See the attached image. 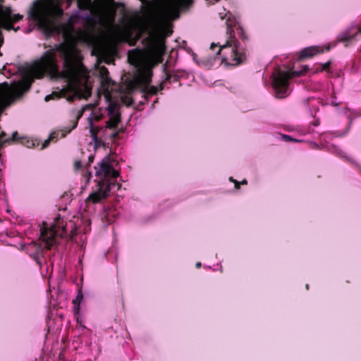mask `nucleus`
Listing matches in <instances>:
<instances>
[{
  "instance_id": "f257e3e1",
  "label": "nucleus",
  "mask_w": 361,
  "mask_h": 361,
  "mask_svg": "<svg viewBox=\"0 0 361 361\" xmlns=\"http://www.w3.org/2000/svg\"><path fill=\"white\" fill-rule=\"evenodd\" d=\"M83 57L75 44L65 41L49 49L35 61L23 75L22 79L13 85V92L20 97L30 90L35 78L45 74L51 78L66 80L68 87L78 89L86 85L89 71L82 62Z\"/></svg>"
},
{
  "instance_id": "f03ea898",
  "label": "nucleus",
  "mask_w": 361,
  "mask_h": 361,
  "mask_svg": "<svg viewBox=\"0 0 361 361\" xmlns=\"http://www.w3.org/2000/svg\"><path fill=\"white\" fill-rule=\"evenodd\" d=\"M78 8L80 11H90L91 15L86 17V21L93 25H99L109 28L108 37L114 44L122 42L128 43L130 46L135 45L141 37V33L134 35L135 24L131 23L121 27L115 24L116 8L124 7L123 3L115 2L114 0H77Z\"/></svg>"
},
{
  "instance_id": "7ed1b4c3",
  "label": "nucleus",
  "mask_w": 361,
  "mask_h": 361,
  "mask_svg": "<svg viewBox=\"0 0 361 361\" xmlns=\"http://www.w3.org/2000/svg\"><path fill=\"white\" fill-rule=\"evenodd\" d=\"M46 225L44 223V226L40 229V238L42 245L34 244L35 252L30 254L32 258L40 268L42 267V259L44 258L42 246L46 250H51L52 246L56 245L58 237L69 238L72 240L77 233L75 224L72 221L65 222L59 215L55 219L54 223L50 228L47 227Z\"/></svg>"
},
{
  "instance_id": "20e7f679",
  "label": "nucleus",
  "mask_w": 361,
  "mask_h": 361,
  "mask_svg": "<svg viewBox=\"0 0 361 361\" xmlns=\"http://www.w3.org/2000/svg\"><path fill=\"white\" fill-rule=\"evenodd\" d=\"M63 14L60 5V0H35L32 2L28 11L30 20L47 35L53 34L56 30V22Z\"/></svg>"
},
{
  "instance_id": "39448f33",
  "label": "nucleus",
  "mask_w": 361,
  "mask_h": 361,
  "mask_svg": "<svg viewBox=\"0 0 361 361\" xmlns=\"http://www.w3.org/2000/svg\"><path fill=\"white\" fill-rule=\"evenodd\" d=\"M110 161V155H106L97 166H94L96 176H103L106 178H111V180L100 181L98 183L97 191L90 194L87 199V201L94 204L98 203L102 200L106 198L111 190L115 189L118 190L121 188V184L114 180L119 176V173L113 168Z\"/></svg>"
},
{
  "instance_id": "423d86ee",
  "label": "nucleus",
  "mask_w": 361,
  "mask_h": 361,
  "mask_svg": "<svg viewBox=\"0 0 361 361\" xmlns=\"http://www.w3.org/2000/svg\"><path fill=\"white\" fill-rule=\"evenodd\" d=\"M233 30L230 25H227L226 33L229 35L226 43L224 45L212 43L211 49L219 47L217 55L221 56V63L225 66H238L247 61L246 47L233 35Z\"/></svg>"
},
{
  "instance_id": "0eeeda50",
  "label": "nucleus",
  "mask_w": 361,
  "mask_h": 361,
  "mask_svg": "<svg viewBox=\"0 0 361 361\" xmlns=\"http://www.w3.org/2000/svg\"><path fill=\"white\" fill-rule=\"evenodd\" d=\"M153 71L152 67L147 64L140 66L131 80L126 82V90L128 94H132L136 90H140L144 94L143 97L148 99V96L156 95L159 92L157 86L152 85Z\"/></svg>"
},
{
  "instance_id": "6e6552de",
  "label": "nucleus",
  "mask_w": 361,
  "mask_h": 361,
  "mask_svg": "<svg viewBox=\"0 0 361 361\" xmlns=\"http://www.w3.org/2000/svg\"><path fill=\"white\" fill-rule=\"evenodd\" d=\"M308 71L307 66H303L300 71L279 70L273 79V87L277 98L283 99L287 96L289 80L294 77L305 75Z\"/></svg>"
},
{
  "instance_id": "1a4fd4ad",
  "label": "nucleus",
  "mask_w": 361,
  "mask_h": 361,
  "mask_svg": "<svg viewBox=\"0 0 361 361\" xmlns=\"http://www.w3.org/2000/svg\"><path fill=\"white\" fill-rule=\"evenodd\" d=\"M331 48L330 44L326 45L323 48L317 46H312L302 49L299 54L298 60L302 61L306 59L312 58L324 51H329Z\"/></svg>"
},
{
  "instance_id": "9d476101",
  "label": "nucleus",
  "mask_w": 361,
  "mask_h": 361,
  "mask_svg": "<svg viewBox=\"0 0 361 361\" xmlns=\"http://www.w3.org/2000/svg\"><path fill=\"white\" fill-rule=\"evenodd\" d=\"M165 36H162L160 35H156L153 37L150 38V40L152 42L154 45L160 51H164L165 46V37L170 36L173 30L170 27H165ZM146 39H149V38H147Z\"/></svg>"
},
{
  "instance_id": "9b49d317",
  "label": "nucleus",
  "mask_w": 361,
  "mask_h": 361,
  "mask_svg": "<svg viewBox=\"0 0 361 361\" xmlns=\"http://www.w3.org/2000/svg\"><path fill=\"white\" fill-rule=\"evenodd\" d=\"M12 10L10 7L4 8L0 5V26L4 29V23L8 22L12 17Z\"/></svg>"
},
{
  "instance_id": "f8f14e48",
  "label": "nucleus",
  "mask_w": 361,
  "mask_h": 361,
  "mask_svg": "<svg viewBox=\"0 0 361 361\" xmlns=\"http://www.w3.org/2000/svg\"><path fill=\"white\" fill-rule=\"evenodd\" d=\"M6 137V134L5 133L2 132L0 134V140H1L2 142H4L5 144L6 143L11 144L13 142H18L20 140H21L20 142L23 143V140L25 139L24 137H20L17 131L13 132L11 137Z\"/></svg>"
},
{
  "instance_id": "ddd939ff",
  "label": "nucleus",
  "mask_w": 361,
  "mask_h": 361,
  "mask_svg": "<svg viewBox=\"0 0 361 361\" xmlns=\"http://www.w3.org/2000/svg\"><path fill=\"white\" fill-rule=\"evenodd\" d=\"M121 122V114L117 112L114 116H110V118L106 123V127L110 129L116 128Z\"/></svg>"
},
{
  "instance_id": "4468645a",
  "label": "nucleus",
  "mask_w": 361,
  "mask_h": 361,
  "mask_svg": "<svg viewBox=\"0 0 361 361\" xmlns=\"http://www.w3.org/2000/svg\"><path fill=\"white\" fill-rule=\"evenodd\" d=\"M23 18V16L20 14H15L12 15V17L9 20L8 22H6L4 23V29L7 30H11V29H14L13 24L16 22L21 20Z\"/></svg>"
},
{
  "instance_id": "2eb2a0df",
  "label": "nucleus",
  "mask_w": 361,
  "mask_h": 361,
  "mask_svg": "<svg viewBox=\"0 0 361 361\" xmlns=\"http://www.w3.org/2000/svg\"><path fill=\"white\" fill-rule=\"evenodd\" d=\"M109 71L105 66H102L101 68L100 74L101 78L103 80L102 82L104 85H109L112 82L111 79L109 77Z\"/></svg>"
},
{
  "instance_id": "dca6fc26",
  "label": "nucleus",
  "mask_w": 361,
  "mask_h": 361,
  "mask_svg": "<svg viewBox=\"0 0 361 361\" xmlns=\"http://www.w3.org/2000/svg\"><path fill=\"white\" fill-rule=\"evenodd\" d=\"M235 30L238 36L242 39V41L245 43L249 39L248 35L246 34L244 29L240 25H237L235 27Z\"/></svg>"
},
{
  "instance_id": "f3484780",
  "label": "nucleus",
  "mask_w": 361,
  "mask_h": 361,
  "mask_svg": "<svg viewBox=\"0 0 361 361\" xmlns=\"http://www.w3.org/2000/svg\"><path fill=\"white\" fill-rule=\"evenodd\" d=\"M121 101L126 106H130L134 103L133 99L128 95L123 96L121 97Z\"/></svg>"
},
{
  "instance_id": "a211bd4d",
  "label": "nucleus",
  "mask_w": 361,
  "mask_h": 361,
  "mask_svg": "<svg viewBox=\"0 0 361 361\" xmlns=\"http://www.w3.org/2000/svg\"><path fill=\"white\" fill-rule=\"evenodd\" d=\"M117 104L116 103H111L108 106V113L109 116H114L116 114Z\"/></svg>"
},
{
  "instance_id": "6ab92c4d",
  "label": "nucleus",
  "mask_w": 361,
  "mask_h": 361,
  "mask_svg": "<svg viewBox=\"0 0 361 361\" xmlns=\"http://www.w3.org/2000/svg\"><path fill=\"white\" fill-rule=\"evenodd\" d=\"M97 133H98L97 128H90L91 137H92V140H94V142H95V144H97L98 141H99V138L97 137Z\"/></svg>"
},
{
  "instance_id": "aec40b11",
  "label": "nucleus",
  "mask_w": 361,
  "mask_h": 361,
  "mask_svg": "<svg viewBox=\"0 0 361 361\" xmlns=\"http://www.w3.org/2000/svg\"><path fill=\"white\" fill-rule=\"evenodd\" d=\"M183 72L177 71L172 75V82H178L180 77L183 75Z\"/></svg>"
},
{
  "instance_id": "412c9836",
  "label": "nucleus",
  "mask_w": 361,
  "mask_h": 361,
  "mask_svg": "<svg viewBox=\"0 0 361 361\" xmlns=\"http://www.w3.org/2000/svg\"><path fill=\"white\" fill-rule=\"evenodd\" d=\"M164 71L166 74L165 79L162 81V82L165 83H171L172 82V75L166 71L164 68Z\"/></svg>"
},
{
  "instance_id": "4be33fe9",
  "label": "nucleus",
  "mask_w": 361,
  "mask_h": 361,
  "mask_svg": "<svg viewBox=\"0 0 361 361\" xmlns=\"http://www.w3.org/2000/svg\"><path fill=\"white\" fill-rule=\"evenodd\" d=\"M56 137L55 136V133H51L49 137L43 142V144L41 147V149H44L46 147H47L49 145L50 140H54Z\"/></svg>"
},
{
  "instance_id": "5701e85b",
  "label": "nucleus",
  "mask_w": 361,
  "mask_h": 361,
  "mask_svg": "<svg viewBox=\"0 0 361 361\" xmlns=\"http://www.w3.org/2000/svg\"><path fill=\"white\" fill-rule=\"evenodd\" d=\"M282 138L286 142H300L298 140L291 137L288 135H282Z\"/></svg>"
},
{
  "instance_id": "b1692460",
  "label": "nucleus",
  "mask_w": 361,
  "mask_h": 361,
  "mask_svg": "<svg viewBox=\"0 0 361 361\" xmlns=\"http://www.w3.org/2000/svg\"><path fill=\"white\" fill-rule=\"evenodd\" d=\"M331 63V61H329L324 63V64H322V67L320 69V71H328L330 68Z\"/></svg>"
},
{
  "instance_id": "393cba45",
  "label": "nucleus",
  "mask_w": 361,
  "mask_h": 361,
  "mask_svg": "<svg viewBox=\"0 0 361 361\" xmlns=\"http://www.w3.org/2000/svg\"><path fill=\"white\" fill-rule=\"evenodd\" d=\"M348 132V129H347L345 132L340 133L338 131H335L331 133L335 137H343L345 136Z\"/></svg>"
},
{
  "instance_id": "a878e982",
  "label": "nucleus",
  "mask_w": 361,
  "mask_h": 361,
  "mask_svg": "<svg viewBox=\"0 0 361 361\" xmlns=\"http://www.w3.org/2000/svg\"><path fill=\"white\" fill-rule=\"evenodd\" d=\"M82 164L81 162V161L80 160H76L74 161V168L75 170H80V169H82Z\"/></svg>"
},
{
  "instance_id": "bb28decb",
  "label": "nucleus",
  "mask_w": 361,
  "mask_h": 361,
  "mask_svg": "<svg viewBox=\"0 0 361 361\" xmlns=\"http://www.w3.org/2000/svg\"><path fill=\"white\" fill-rule=\"evenodd\" d=\"M35 142H36V141H34V140H26V143H25V145H26V146H27V147H29V148H30V147H35Z\"/></svg>"
},
{
  "instance_id": "cd10ccee",
  "label": "nucleus",
  "mask_w": 361,
  "mask_h": 361,
  "mask_svg": "<svg viewBox=\"0 0 361 361\" xmlns=\"http://www.w3.org/2000/svg\"><path fill=\"white\" fill-rule=\"evenodd\" d=\"M348 161L350 162L351 164L354 165L355 166H356L357 169H359L360 171H361V167L357 163V161H355V160L352 159H348Z\"/></svg>"
},
{
  "instance_id": "c85d7f7f",
  "label": "nucleus",
  "mask_w": 361,
  "mask_h": 361,
  "mask_svg": "<svg viewBox=\"0 0 361 361\" xmlns=\"http://www.w3.org/2000/svg\"><path fill=\"white\" fill-rule=\"evenodd\" d=\"M94 154L90 155L88 157V163H87V166H89L94 161Z\"/></svg>"
},
{
  "instance_id": "c756f323",
  "label": "nucleus",
  "mask_w": 361,
  "mask_h": 361,
  "mask_svg": "<svg viewBox=\"0 0 361 361\" xmlns=\"http://www.w3.org/2000/svg\"><path fill=\"white\" fill-rule=\"evenodd\" d=\"M67 93H68V90L67 89H63V90H61L60 91V92H59L60 96H59V97H66Z\"/></svg>"
},
{
  "instance_id": "7c9ffc66",
  "label": "nucleus",
  "mask_w": 361,
  "mask_h": 361,
  "mask_svg": "<svg viewBox=\"0 0 361 361\" xmlns=\"http://www.w3.org/2000/svg\"><path fill=\"white\" fill-rule=\"evenodd\" d=\"M118 134H119V131H116V132H114L113 133H111V136H110V137H111V138L112 140H114V139H116V137H118Z\"/></svg>"
},
{
  "instance_id": "2f4dec72",
  "label": "nucleus",
  "mask_w": 361,
  "mask_h": 361,
  "mask_svg": "<svg viewBox=\"0 0 361 361\" xmlns=\"http://www.w3.org/2000/svg\"><path fill=\"white\" fill-rule=\"evenodd\" d=\"M320 124V121L319 118H316L313 122H312V125L314 126H318Z\"/></svg>"
},
{
  "instance_id": "473e14b6",
  "label": "nucleus",
  "mask_w": 361,
  "mask_h": 361,
  "mask_svg": "<svg viewBox=\"0 0 361 361\" xmlns=\"http://www.w3.org/2000/svg\"><path fill=\"white\" fill-rule=\"evenodd\" d=\"M57 94V93H56V94H49V95L46 96V97H45V100H46V101H49V100H50L51 99H52V98H53L54 95V94Z\"/></svg>"
},
{
  "instance_id": "72a5a7b5",
  "label": "nucleus",
  "mask_w": 361,
  "mask_h": 361,
  "mask_svg": "<svg viewBox=\"0 0 361 361\" xmlns=\"http://www.w3.org/2000/svg\"><path fill=\"white\" fill-rule=\"evenodd\" d=\"M234 184H235V189H239L240 188V182L236 180V181H235Z\"/></svg>"
},
{
  "instance_id": "f704fd0d",
  "label": "nucleus",
  "mask_w": 361,
  "mask_h": 361,
  "mask_svg": "<svg viewBox=\"0 0 361 361\" xmlns=\"http://www.w3.org/2000/svg\"><path fill=\"white\" fill-rule=\"evenodd\" d=\"M164 82H161L158 87L159 88V91H161L162 90H164Z\"/></svg>"
},
{
  "instance_id": "c9c22d12",
  "label": "nucleus",
  "mask_w": 361,
  "mask_h": 361,
  "mask_svg": "<svg viewBox=\"0 0 361 361\" xmlns=\"http://www.w3.org/2000/svg\"><path fill=\"white\" fill-rule=\"evenodd\" d=\"M74 99H75V96H74V95L69 96V97H68V100L69 102H73V101H74Z\"/></svg>"
},
{
  "instance_id": "e433bc0d",
  "label": "nucleus",
  "mask_w": 361,
  "mask_h": 361,
  "mask_svg": "<svg viewBox=\"0 0 361 361\" xmlns=\"http://www.w3.org/2000/svg\"><path fill=\"white\" fill-rule=\"evenodd\" d=\"M96 145H104V142L99 138V141L97 144H95Z\"/></svg>"
},
{
  "instance_id": "4c0bfd02",
  "label": "nucleus",
  "mask_w": 361,
  "mask_h": 361,
  "mask_svg": "<svg viewBox=\"0 0 361 361\" xmlns=\"http://www.w3.org/2000/svg\"><path fill=\"white\" fill-rule=\"evenodd\" d=\"M4 99V92H2L1 90H0V102L3 100Z\"/></svg>"
},
{
  "instance_id": "58836bf2",
  "label": "nucleus",
  "mask_w": 361,
  "mask_h": 361,
  "mask_svg": "<svg viewBox=\"0 0 361 361\" xmlns=\"http://www.w3.org/2000/svg\"><path fill=\"white\" fill-rule=\"evenodd\" d=\"M355 116H361V109L358 110V111L356 112Z\"/></svg>"
},
{
  "instance_id": "ea45409f",
  "label": "nucleus",
  "mask_w": 361,
  "mask_h": 361,
  "mask_svg": "<svg viewBox=\"0 0 361 361\" xmlns=\"http://www.w3.org/2000/svg\"><path fill=\"white\" fill-rule=\"evenodd\" d=\"M240 184H243V185H247V180H245V179L243 180L240 182Z\"/></svg>"
},
{
  "instance_id": "a19ab883",
  "label": "nucleus",
  "mask_w": 361,
  "mask_h": 361,
  "mask_svg": "<svg viewBox=\"0 0 361 361\" xmlns=\"http://www.w3.org/2000/svg\"><path fill=\"white\" fill-rule=\"evenodd\" d=\"M195 267L197 268H200L201 267V262H197L196 264H195Z\"/></svg>"
},
{
  "instance_id": "79ce46f5",
  "label": "nucleus",
  "mask_w": 361,
  "mask_h": 361,
  "mask_svg": "<svg viewBox=\"0 0 361 361\" xmlns=\"http://www.w3.org/2000/svg\"><path fill=\"white\" fill-rule=\"evenodd\" d=\"M229 180L233 183H235V181H236V180L233 179V177H230Z\"/></svg>"
},
{
  "instance_id": "37998d69",
  "label": "nucleus",
  "mask_w": 361,
  "mask_h": 361,
  "mask_svg": "<svg viewBox=\"0 0 361 361\" xmlns=\"http://www.w3.org/2000/svg\"><path fill=\"white\" fill-rule=\"evenodd\" d=\"M332 105L335 106H338V103H335V102H332Z\"/></svg>"
},
{
  "instance_id": "c03bdc74",
  "label": "nucleus",
  "mask_w": 361,
  "mask_h": 361,
  "mask_svg": "<svg viewBox=\"0 0 361 361\" xmlns=\"http://www.w3.org/2000/svg\"><path fill=\"white\" fill-rule=\"evenodd\" d=\"M19 29H20V27H14V29H13V30H15V31H17V30H18Z\"/></svg>"
},
{
  "instance_id": "a18cd8bd",
  "label": "nucleus",
  "mask_w": 361,
  "mask_h": 361,
  "mask_svg": "<svg viewBox=\"0 0 361 361\" xmlns=\"http://www.w3.org/2000/svg\"><path fill=\"white\" fill-rule=\"evenodd\" d=\"M82 298V295H77V299H78V298Z\"/></svg>"
},
{
  "instance_id": "49530a36",
  "label": "nucleus",
  "mask_w": 361,
  "mask_h": 361,
  "mask_svg": "<svg viewBox=\"0 0 361 361\" xmlns=\"http://www.w3.org/2000/svg\"><path fill=\"white\" fill-rule=\"evenodd\" d=\"M140 1H142V3H146L147 2V0H140Z\"/></svg>"
},
{
  "instance_id": "de8ad7c7",
  "label": "nucleus",
  "mask_w": 361,
  "mask_h": 361,
  "mask_svg": "<svg viewBox=\"0 0 361 361\" xmlns=\"http://www.w3.org/2000/svg\"><path fill=\"white\" fill-rule=\"evenodd\" d=\"M1 46V42H0V47Z\"/></svg>"
},
{
  "instance_id": "09e8293b",
  "label": "nucleus",
  "mask_w": 361,
  "mask_h": 361,
  "mask_svg": "<svg viewBox=\"0 0 361 361\" xmlns=\"http://www.w3.org/2000/svg\"><path fill=\"white\" fill-rule=\"evenodd\" d=\"M3 0H0V1H2Z\"/></svg>"
}]
</instances>
